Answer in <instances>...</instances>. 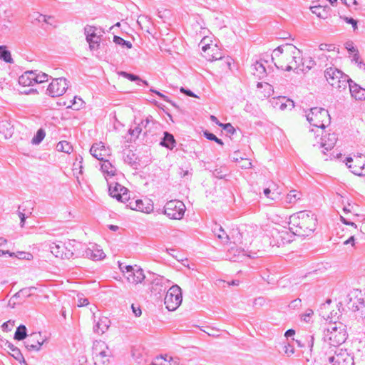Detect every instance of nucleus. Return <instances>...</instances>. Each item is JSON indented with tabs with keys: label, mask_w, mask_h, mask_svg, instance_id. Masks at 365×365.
Returning a JSON list of instances; mask_svg holds the SVG:
<instances>
[{
	"label": "nucleus",
	"mask_w": 365,
	"mask_h": 365,
	"mask_svg": "<svg viewBox=\"0 0 365 365\" xmlns=\"http://www.w3.org/2000/svg\"><path fill=\"white\" fill-rule=\"evenodd\" d=\"M349 83H354V81L347 75L343 73L340 78L336 81V83L334 84L332 87L341 91L345 90L347 87L349 88Z\"/></svg>",
	"instance_id": "28"
},
{
	"label": "nucleus",
	"mask_w": 365,
	"mask_h": 365,
	"mask_svg": "<svg viewBox=\"0 0 365 365\" xmlns=\"http://www.w3.org/2000/svg\"><path fill=\"white\" fill-rule=\"evenodd\" d=\"M231 159L234 162H240L244 159V158L241 155L240 151H235L231 156Z\"/></svg>",
	"instance_id": "61"
},
{
	"label": "nucleus",
	"mask_w": 365,
	"mask_h": 365,
	"mask_svg": "<svg viewBox=\"0 0 365 365\" xmlns=\"http://www.w3.org/2000/svg\"><path fill=\"white\" fill-rule=\"evenodd\" d=\"M202 50L203 56L209 61L222 59V53L216 45L205 44L202 46Z\"/></svg>",
	"instance_id": "16"
},
{
	"label": "nucleus",
	"mask_w": 365,
	"mask_h": 365,
	"mask_svg": "<svg viewBox=\"0 0 365 365\" xmlns=\"http://www.w3.org/2000/svg\"><path fill=\"white\" fill-rule=\"evenodd\" d=\"M110 321L108 318L103 317L99 319L96 324L93 327V330L98 334H103L109 327Z\"/></svg>",
	"instance_id": "30"
},
{
	"label": "nucleus",
	"mask_w": 365,
	"mask_h": 365,
	"mask_svg": "<svg viewBox=\"0 0 365 365\" xmlns=\"http://www.w3.org/2000/svg\"><path fill=\"white\" fill-rule=\"evenodd\" d=\"M319 136H321L319 140L317 143L319 144L321 148H324L326 150H331L337 141V135L334 133H328L325 135L322 134Z\"/></svg>",
	"instance_id": "18"
},
{
	"label": "nucleus",
	"mask_w": 365,
	"mask_h": 365,
	"mask_svg": "<svg viewBox=\"0 0 365 365\" xmlns=\"http://www.w3.org/2000/svg\"><path fill=\"white\" fill-rule=\"evenodd\" d=\"M68 87V82L65 78H57L48 85L46 93L51 97H58L63 96Z\"/></svg>",
	"instance_id": "10"
},
{
	"label": "nucleus",
	"mask_w": 365,
	"mask_h": 365,
	"mask_svg": "<svg viewBox=\"0 0 365 365\" xmlns=\"http://www.w3.org/2000/svg\"><path fill=\"white\" fill-rule=\"evenodd\" d=\"M48 19H53V16L43 15V14H38V17L36 18V20L38 22H45V23L52 26L53 22L48 21Z\"/></svg>",
	"instance_id": "55"
},
{
	"label": "nucleus",
	"mask_w": 365,
	"mask_h": 365,
	"mask_svg": "<svg viewBox=\"0 0 365 365\" xmlns=\"http://www.w3.org/2000/svg\"><path fill=\"white\" fill-rule=\"evenodd\" d=\"M276 185L272 182L268 187L264 188L263 190L264 195L269 199L272 200H277L279 197V192L276 191L275 189Z\"/></svg>",
	"instance_id": "32"
},
{
	"label": "nucleus",
	"mask_w": 365,
	"mask_h": 365,
	"mask_svg": "<svg viewBox=\"0 0 365 365\" xmlns=\"http://www.w3.org/2000/svg\"><path fill=\"white\" fill-rule=\"evenodd\" d=\"M0 59L6 63H13L14 60L11 58L10 51L6 46H0Z\"/></svg>",
	"instance_id": "36"
},
{
	"label": "nucleus",
	"mask_w": 365,
	"mask_h": 365,
	"mask_svg": "<svg viewBox=\"0 0 365 365\" xmlns=\"http://www.w3.org/2000/svg\"><path fill=\"white\" fill-rule=\"evenodd\" d=\"M252 73L259 79H262L267 75L264 65L261 61H256L251 66Z\"/></svg>",
	"instance_id": "25"
},
{
	"label": "nucleus",
	"mask_w": 365,
	"mask_h": 365,
	"mask_svg": "<svg viewBox=\"0 0 365 365\" xmlns=\"http://www.w3.org/2000/svg\"><path fill=\"white\" fill-rule=\"evenodd\" d=\"M27 337V329L26 327L21 324L19 326L14 334V339L21 341Z\"/></svg>",
	"instance_id": "37"
},
{
	"label": "nucleus",
	"mask_w": 365,
	"mask_h": 365,
	"mask_svg": "<svg viewBox=\"0 0 365 365\" xmlns=\"http://www.w3.org/2000/svg\"><path fill=\"white\" fill-rule=\"evenodd\" d=\"M302 194L297 190H291L286 197V202L288 203H294L300 199Z\"/></svg>",
	"instance_id": "40"
},
{
	"label": "nucleus",
	"mask_w": 365,
	"mask_h": 365,
	"mask_svg": "<svg viewBox=\"0 0 365 365\" xmlns=\"http://www.w3.org/2000/svg\"><path fill=\"white\" fill-rule=\"evenodd\" d=\"M332 365H354V356L346 350L338 349Z\"/></svg>",
	"instance_id": "13"
},
{
	"label": "nucleus",
	"mask_w": 365,
	"mask_h": 365,
	"mask_svg": "<svg viewBox=\"0 0 365 365\" xmlns=\"http://www.w3.org/2000/svg\"><path fill=\"white\" fill-rule=\"evenodd\" d=\"M313 315V310L311 309H307L305 313L301 315V319L304 321L305 322H309Z\"/></svg>",
	"instance_id": "51"
},
{
	"label": "nucleus",
	"mask_w": 365,
	"mask_h": 365,
	"mask_svg": "<svg viewBox=\"0 0 365 365\" xmlns=\"http://www.w3.org/2000/svg\"><path fill=\"white\" fill-rule=\"evenodd\" d=\"M130 207L132 210L141 211L145 213H149L153 210V207L151 205L144 206V203L141 200H135L133 204V202H130Z\"/></svg>",
	"instance_id": "31"
},
{
	"label": "nucleus",
	"mask_w": 365,
	"mask_h": 365,
	"mask_svg": "<svg viewBox=\"0 0 365 365\" xmlns=\"http://www.w3.org/2000/svg\"><path fill=\"white\" fill-rule=\"evenodd\" d=\"M142 131L143 128L138 125L134 128H130L129 130V133L131 136L137 138H138L139 135L142 133Z\"/></svg>",
	"instance_id": "56"
},
{
	"label": "nucleus",
	"mask_w": 365,
	"mask_h": 365,
	"mask_svg": "<svg viewBox=\"0 0 365 365\" xmlns=\"http://www.w3.org/2000/svg\"><path fill=\"white\" fill-rule=\"evenodd\" d=\"M75 257H86L93 260V254L91 247H86L81 244V246L76 247Z\"/></svg>",
	"instance_id": "26"
},
{
	"label": "nucleus",
	"mask_w": 365,
	"mask_h": 365,
	"mask_svg": "<svg viewBox=\"0 0 365 365\" xmlns=\"http://www.w3.org/2000/svg\"><path fill=\"white\" fill-rule=\"evenodd\" d=\"M90 153L95 158L101 161L105 160L110 155V149L106 148L102 142L94 143L90 149Z\"/></svg>",
	"instance_id": "15"
},
{
	"label": "nucleus",
	"mask_w": 365,
	"mask_h": 365,
	"mask_svg": "<svg viewBox=\"0 0 365 365\" xmlns=\"http://www.w3.org/2000/svg\"><path fill=\"white\" fill-rule=\"evenodd\" d=\"M34 71V83H41L48 80V75L41 71Z\"/></svg>",
	"instance_id": "41"
},
{
	"label": "nucleus",
	"mask_w": 365,
	"mask_h": 365,
	"mask_svg": "<svg viewBox=\"0 0 365 365\" xmlns=\"http://www.w3.org/2000/svg\"><path fill=\"white\" fill-rule=\"evenodd\" d=\"M56 149L58 151H61L66 153H71L73 151V146L70 143L63 140L57 144Z\"/></svg>",
	"instance_id": "38"
},
{
	"label": "nucleus",
	"mask_w": 365,
	"mask_h": 365,
	"mask_svg": "<svg viewBox=\"0 0 365 365\" xmlns=\"http://www.w3.org/2000/svg\"><path fill=\"white\" fill-rule=\"evenodd\" d=\"M34 71H27L19 78V83L23 86H31L34 84Z\"/></svg>",
	"instance_id": "24"
},
{
	"label": "nucleus",
	"mask_w": 365,
	"mask_h": 365,
	"mask_svg": "<svg viewBox=\"0 0 365 365\" xmlns=\"http://www.w3.org/2000/svg\"><path fill=\"white\" fill-rule=\"evenodd\" d=\"M289 226L294 235L309 236L316 229L317 217L311 211H300L289 217Z\"/></svg>",
	"instance_id": "1"
},
{
	"label": "nucleus",
	"mask_w": 365,
	"mask_h": 365,
	"mask_svg": "<svg viewBox=\"0 0 365 365\" xmlns=\"http://www.w3.org/2000/svg\"><path fill=\"white\" fill-rule=\"evenodd\" d=\"M122 76L129 79L131 81H141L144 84L148 85V82L146 81H142L139 76L134 75L133 73H128L125 71H121L120 73Z\"/></svg>",
	"instance_id": "45"
},
{
	"label": "nucleus",
	"mask_w": 365,
	"mask_h": 365,
	"mask_svg": "<svg viewBox=\"0 0 365 365\" xmlns=\"http://www.w3.org/2000/svg\"><path fill=\"white\" fill-rule=\"evenodd\" d=\"M14 326V322H11V320H9L6 322H4L1 327L4 331H9L11 330L12 327Z\"/></svg>",
	"instance_id": "59"
},
{
	"label": "nucleus",
	"mask_w": 365,
	"mask_h": 365,
	"mask_svg": "<svg viewBox=\"0 0 365 365\" xmlns=\"http://www.w3.org/2000/svg\"><path fill=\"white\" fill-rule=\"evenodd\" d=\"M170 281L164 277H158L153 279L151 284V292L155 294H160L162 292H165L167 287L166 283H169Z\"/></svg>",
	"instance_id": "22"
},
{
	"label": "nucleus",
	"mask_w": 365,
	"mask_h": 365,
	"mask_svg": "<svg viewBox=\"0 0 365 365\" xmlns=\"http://www.w3.org/2000/svg\"><path fill=\"white\" fill-rule=\"evenodd\" d=\"M43 342L44 340L40 333H32L28 336L24 344L26 349L29 351H38Z\"/></svg>",
	"instance_id": "14"
},
{
	"label": "nucleus",
	"mask_w": 365,
	"mask_h": 365,
	"mask_svg": "<svg viewBox=\"0 0 365 365\" xmlns=\"http://www.w3.org/2000/svg\"><path fill=\"white\" fill-rule=\"evenodd\" d=\"M182 300L181 288L178 285L175 284L167 291L164 303L169 311H174L181 304Z\"/></svg>",
	"instance_id": "6"
},
{
	"label": "nucleus",
	"mask_w": 365,
	"mask_h": 365,
	"mask_svg": "<svg viewBox=\"0 0 365 365\" xmlns=\"http://www.w3.org/2000/svg\"><path fill=\"white\" fill-rule=\"evenodd\" d=\"M212 232L217 237V238L220 239L224 243L228 242L230 240V237L225 232L223 228L216 225L215 227L212 229Z\"/></svg>",
	"instance_id": "33"
},
{
	"label": "nucleus",
	"mask_w": 365,
	"mask_h": 365,
	"mask_svg": "<svg viewBox=\"0 0 365 365\" xmlns=\"http://www.w3.org/2000/svg\"><path fill=\"white\" fill-rule=\"evenodd\" d=\"M91 248L93 254V260L101 259L105 257L103 250L96 247V245H92Z\"/></svg>",
	"instance_id": "47"
},
{
	"label": "nucleus",
	"mask_w": 365,
	"mask_h": 365,
	"mask_svg": "<svg viewBox=\"0 0 365 365\" xmlns=\"http://www.w3.org/2000/svg\"><path fill=\"white\" fill-rule=\"evenodd\" d=\"M283 56H284V54H282V55H279V57H277L278 58L277 62H276L277 63V65H279L280 63L287 64V63H289V61H292L291 58L283 57ZM274 58H276L275 56H274Z\"/></svg>",
	"instance_id": "60"
},
{
	"label": "nucleus",
	"mask_w": 365,
	"mask_h": 365,
	"mask_svg": "<svg viewBox=\"0 0 365 365\" xmlns=\"http://www.w3.org/2000/svg\"><path fill=\"white\" fill-rule=\"evenodd\" d=\"M101 168L102 172L108 176H113L116 172V168L107 159L103 160Z\"/></svg>",
	"instance_id": "34"
},
{
	"label": "nucleus",
	"mask_w": 365,
	"mask_h": 365,
	"mask_svg": "<svg viewBox=\"0 0 365 365\" xmlns=\"http://www.w3.org/2000/svg\"><path fill=\"white\" fill-rule=\"evenodd\" d=\"M361 157H358L354 161L351 157H348L346 159V165L351 171L356 175H365V163H362L360 160Z\"/></svg>",
	"instance_id": "17"
},
{
	"label": "nucleus",
	"mask_w": 365,
	"mask_h": 365,
	"mask_svg": "<svg viewBox=\"0 0 365 365\" xmlns=\"http://www.w3.org/2000/svg\"><path fill=\"white\" fill-rule=\"evenodd\" d=\"M203 135L207 139L215 141L220 145H223L224 144L221 139L218 138L215 134L207 130L204 131Z\"/></svg>",
	"instance_id": "46"
},
{
	"label": "nucleus",
	"mask_w": 365,
	"mask_h": 365,
	"mask_svg": "<svg viewBox=\"0 0 365 365\" xmlns=\"http://www.w3.org/2000/svg\"><path fill=\"white\" fill-rule=\"evenodd\" d=\"M348 336L346 326L340 322L330 323L324 332L323 340L339 346L346 341Z\"/></svg>",
	"instance_id": "4"
},
{
	"label": "nucleus",
	"mask_w": 365,
	"mask_h": 365,
	"mask_svg": "<svg viewBox=\"0 0 365 365\" xmlns=\"http://www.w3.org/2000/svg\"><path fill=\"white\" fill-rule=\"evenodd\" d=\"M185 206L180 200H170L164 206V214L173 220H180L184 216Z\"/></svg>",
	"instance_id": "8"
},
{
	"label": "nucleus",
	"mask_w": 365,
	"mask_h": 365,
	"mask_svg": "<svg viewBox=\"0 0 365 365\" xmlns=\"http://www.w3.org/2000/svg\"><path fill=\"white\" fill-rule=\"evenodd\" d=\"M164 136L160 143V145L165 147L170 150H172L176 145V141L173 134L165 131L164 132Z\"/></svg>",
	"instance_id": "27"
},
{
	"label": "nucleus",
	"mask_w": 365,
	"mask_h": 365,
	"mask_svg": "<svg viewBox=\"0 0 365 365\" xmlns=\"http://www.w3.org/2000/svg\"><path fill=\"white\" fill-rule=\"evenodd\" d=\"M338 347L324 340L320 350L318 352L317 360L324 365L327 363L332 364L337 353Z\"/></svg>",
	"instance_id": "9"
},
{
	"label": "nucleus",
	"mask_w": 365,
	"mask_h": 365,
	"mask_svg": "<svg viewBox=\"0 0 365 365\" xmlns=\"http://www.w3.org/2000/svg\"><path fill=\"white\" fill-rule=\"evenodd\" d=\"M113 42L115 44L121 46L122 47H125L129 49L132 48L131 42H130L128 41H125L123 38L118 36H114Z\"/></svg>",
	"instance_id": "44"
},
{
	"label": "nucleus",
	"mask_w": 365,
	"mask_h": 365,
	"mask_svg": "<svg viewBox=\"0 0 365 365\" xmlns=\"http://www.w3.org/2000/svg\"><path fill=\"white\" fill-rule=\"evenodd\" d=\"M351 63L356 64L359 69L365 71V63L361 58L359 52L354 53V55L351 56Z\"/></svg>",
	"instance_id": "39"
},
{
	"label": "nucleus",
	"mask_w": 365,
	"mask_h": 365,
	"mask_svg": "<svg viewBox=\"0 0 365 365\" xmlns=\"http://www.w3.org/2000/svg\"><path fill=\"white\" fill-rule=\"evenodd\" d=\"M34 289H36L34 287L21 289L9 299V305L14 308L16 303H21V302H16V300L18 299H22L23 301H24L26 298L31 296V291Z\"/></svg>",
	"instance_id": "19"
},
{
	"label": "nucleus",
	"mask_w": 365,
	"mask_h": 365,
	"mask_svg": "<svg viewBox=\"0 0 365 365\" xmlns=\"http://www.w3.org/2000/svg\"><path fill=\"white\" fill-rule=\"evenodd\" d=\"M219 126L222 127L227 133L233 135L236 130L230 123L219 124Z\"/></svg>",
	"instance_id": "52"
},
{
	"label": "nucleus",
	"mask_w": 365,
	"mask_h": 365,
	"mask_svg": "<svg viewBox=\"0 0 365 365\" xmlns=\"http://www.w3.org/2000/svg\"><path fill=\"white\" fill-rule=\"evenodd\" d=\"M154 123V120L152 116L147 117L145 120H142L140 123L138 124L140 127L145 130L144 134L145 135L148 132L150 131V124Z\"/></svg>",
	"instance_id": "42"
},
{
	"label": "nucleus",
	"mask_w": 365,
	"mask_h": 365,
	"mask_svg": "<svg viewBox=\"0 0 365 365\" xmlns=\"http://www.w3.org/2000/svg\"><path fill=\"white\" fill-rule=\"evenodd\" d=\"M7 347L10 351H12V356L14 357L16 360L19 361L21 363L23 362L24 364H26V362L20 349L10 342H7Z\"/></svg>",
	"instance_id": "35"
},
{
	"label": "nucleus",
	"mask_w": 365,
	"mask_h": 365,
	"mask_svg": "<svg viewBox=\"0 0 365 365\" xmlns=\"http://www.w3.org/2000/svg\"><path fill=\"white\" fill-rule=\"evenodd\" d=\"M284 353L288 356H290L294 353V348L290 345L287 344L284 346Z\"/></svg>",
	"instance_id": "64"
},
{
	"label": "nucleus",
	"mask_w": 365,
	"mask_h": 365,
	"mask_svg": "<svg viewBox=\"0 0 365 365\" xmlns=\"http://www.w3.org/2000/svg\"><path fill=\"white\" fill-rule=\"evenodd\" d=\"M282 54H284L283 57L291 58L292 61H289V63L287 64L280 63L279 65H277V63H274V65L277 68L287 71L297 68H299L302 71L304 70V66L305 62L303 61L300 50H299L295 46L291 43H286L278 46L273 51L272 56V61H274V56L279 57V55Z\"/></svg>",
	"instance_id": "2"
},
{
	"label": "nucleus",
	"mask_w": 365,
	"mask_h": 365,
	"mask_svg": "<svg viewBox=\"0 0 365 365\" xmlns=\"http://www.w3.org/2000/svg\"><path fill=\"white\" fill-rule=\"evenodd\" d=\"M344 73L335 67L327 68L324 71V76L328 83L332 86L336 83V81L340 78Z\"/></svg>",
	"instance_id": "20"
},
{
	"label": "nucleus",
	"mask_w": 365,
	"mask_h": 365,
	"mask_svg": "<svg viewBox=\"0 0 365 365\" xmlns=\"http://www.w3.org/2000/svg\"><path fill=\"white\" fill-rule=\"evenodd\" d=\"M125 277L130 283L138 284L141 283L145 279L143 270L140 268L134 269L132 266H125Z\"/></svg>",
	"instance_id": "12"
},
{
	"label": "nucleus",
	"mask_w": 365,
	"mask_h": 365,
	"mask_svg": "<svg viewBox=\"0 0 365 365\" xmlns=\"http://www.w3.org/2000/svg\"><path fill=\"white\" fill-rule=\"evenodd\" d=\"M306 118L312 125L317 128L316 130H310L317 135L316 139L324 133V128L330 123L331 120L328 110L318 107L312 108L306 115Z\"/></svg>",
	"instance_id": "3"
},
{
	"label": "nucleus",
	"mask_w": 365,
	"mask_h": 365,
	"mask_svg": "<svg viewBox=\"0 0 365 365\" xmlns=\"http://www.w3.org/2000/svg\"><path fill=\"white\" fill-rule=\"evenodd\" d=\"M152 92L156 93L160 98H161L163 101H167L168 103H170L175 108H176L177 110H180V108L179 106L175 103H174L173 101H172L171 100L169 99V98L166 96H165L164 94L161 93L159 91H157L155 90H153L151 89L150 90Z\"/></svg>",
	"instance_id": "48"
},
{
	"label": "nucleus",
	"mask_w": 365,
	"mask_h": 365,
	"mask_svg": "<svg viewBox=\"0 0 365 365\" xmlns=\"http://www.w3.org/2000/svg\"><path fill=\"white\" fill-rule=\"evenodd\" d=\"M108 191L110 195L118 201L124 202L130 198L128 190L126 187L118 182L109 184Z\"/></svg>",
	"instance_id": "11"
},
{
	"label": "nucleus",
	"mask_w": 365,
	"mask_h": 365,
	"mask_svg": "<svg viewBox=\"0 0 365 365\" xmlns=\"http://www.w3.org/2000/svg\"><path fill=\"white\" fill-rule=\"evenodd\" d=\"M86 41L91 51H96L100 47L101 37L104 31L101 28L87 25L84 28Z\"/></svg>",
	"instance_id": "7"
},
{
	"label": "nucleus",
	"mask_w": 365,
	"mask_h": 365,
	"mask_svg": "<svg viewBox=\"0 0 365 365\" xmlns=\"http://www.w3.org/2000/svg\"><path fill=\"white\" fill-rule=\"evenodd\" d=\"M345 48H346L349 54H352V56L354 55V53H359L358 49L354 46V43L351 41L346 42L345 43Z\"/></svg>",
	"instance_id": "54"
},
{
	"label": "nucleus",
	"mask_w": 365,
	"mask_h": 365,
	"mask_svg": "<svg viewBox=\"0 0 365 365\" xmlns=\"http://www.w3.org/2000/svg\"><path fill=\"white\" fill-rule=\"evenodd\" d=\"M340 18L342 19L347 24H351L354 31L356 29H357V21L356 20L354 19L353 18L347 17V16H341Z\"/></svg>",
	"instance_id": "57"
},
{
	"label": "nucleus",
	"mask_w": 365,
	"mask_h": 365,
	"mask_svg": "<svg viewBox=\"0 0 365 365\" xmlns=\"http://www.w3.org/2000/svg\"><path fill=\"white\" fill-rule=\"evenodd\" d=\"M180 91L181 93L187 95V96L198 98V96L197 95H195L192 91H190L189 89L181 87Z\"/></svg>",
	"instance_id": "63"
},
{
	"label": "nucleus",
	"mask_w": 365,
	"mask_h": 365,
	"mask_svg": "<svg viewBox=\"0 0 365 365\" xmlns=\"http://www.w3.org/2000/svg\"><path fill=\"white\" fill-rule=\"evenodd\" d=\"M135 154L131 150H129L124 156V161L131 165L135 162Z\"/></svg>",
	"instance_id": "50"
},
{
	"label": "nucleus",
	"mask_w": 365,
	"mask_h": 365,
	"mask_svg": "<svg viewBox=\"0 0 365 365\" xmlns=\"http://www.w3.org/2000/svg\"><path fill=\"white\" fill-rule=\"evenodd\" d=\"M349 308L353 312H359L361 316L365 318V301L361 298L350 299Z\"/></svg>",
	"instance_id": "21"
},
{
	"label": "nucleus",
	"mask_w": 365,
	"mask_h": 365,
	"mask_svg": "<svg viewBox=\"0 0 365 365\" xmlns=\"http://www.w3.org/2000/svg\"><path fill=\"white\" fill-rule=\"evenodd\" d=\"M213 177L218 178V179H223L226 174L224 173L222 168H216L212 172Z\"/></svg>",
	"instance_id": "58"
},
{
	"label": "nucleus",
	"mask_w": 365,
	"mask_h": 365,
	"mask_svg": "<svg viewBox=\"0 0 365 365\" xmlns=\"http://www.w3.org/2000/svg\"><path fill=\"white\" fill-rule=\"evenodd\" d=\"M335 48V46L334 44H327V43H322L319 45V49L321 51H334Z\"/></svg>",
	"instance_id": "62"
},
{
	"label": "nucleus",
	"mask_w": 365,
	"mask_h": 365,
	"mask_svg": "<svg viewBox=\"0 0 365 365\" xmlns=\"http://www.w3.org/2000/svg\"><path fill=\"white\" fill-rule=\"evenodd\" d=\"M81 246V243L75 240L63 243L61 241L49 244L51 252L56 257L61 259H71L75 257L76 247Z\"/></svg>",
	"instance_id": "5"
},
{
	"label": "nucleus",
	"mask_w": 365,
	"mask_h": 365,
	"mask_svg": "<svg viewBox=\"0 0 365 365\" xmlns=\"http://www.w3.org/2000/svg\"><path fill=\"white\" fill-rule=\"evenodd\" d=\"M349 92L356 100H365V89L354 82V83H349Z\"/></svg>",
	"instance_id": "23"
},
{
	"label": "nucleus",
	"mask_w": 365,
	"mask_h": 365,
	"mask_svg": "<svg viewBox=\"0 0 365 365\" xmlns=\"http://www.w3.org/2000/svg\"><path fill=\"white\" fill-rule=\"evenodd\" d=\"M46 133L43 129L40 128L37 130L36 135L34 136V138L31 140V143L34 145H38L40 143L42 142L43 138H45Z\"/></svg>",
	"instance_id": "43"
},
{
	"label": "nucleus",
	"mask_w": 365,
	"mask_h": 365,
	"mask_svg": "<svg viewBox=\"0 0 365 365\" xmlns=\"http://www.w3.org/2000/svg\"><path fill=\"white\" fill-rule=\"evenodd\" d=\"M234 244H242V233L238 230H234L232 235Z\"/></svg>",
	"instance_id": "49"
},
{
	"label": "nucleus",
	"mask_w": 365,
	"mask_h": 365,
	"mask_svg": "<svg viewBox=\"0 0 365 365\" xmlns=\"http://www.w3.org/2000/svg\"><path fill=\"white\" fill-rule=\"evenodd\" d=\"M108 354L106 351H101L99 354H96V357H95V364L96 365H98V364L101 361V359H108Z\"/></svg>",
	"instance_id": "53"
},
{
	"label": "nucleus",
	"mask_w": 365,
	"mask_h": 365,
	"mask_svg": "<svg viewBox=\"0 0 365 365\" xmlns=\"http://www.w3.org/2000/svg\"><path fill=\"white\" fill-rule=\"evenodd\" d=\"M178 359L173 358L169 355L160 356L156 358L155 364L153 365H178Z\"/></svg>",
	"instance_id": "29"
}]
</instances>
